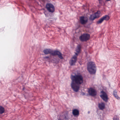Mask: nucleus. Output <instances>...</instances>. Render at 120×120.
Instances as JSON below:
<instances>
[{
    "mask_svg": "<svg viewBox=\"0 0 120 120\" xmlns=\"http://www.w3.org/2000/svg\"><path fill=\"white\" fill-rule=\"evenodd\" d=\"M71 79V87L74 91L77 92L79 90L80 85L83 82V77L81 75H72Z\"/></svg>",
    "mask_w": 120,
    "mask_h": 120,
    "instance_id": "nucleus-1",
    "label": "nucleus"
},
{
    "mask_svg": "<svg viewBox=\"0 0 120 120\" xmlns=\"http://www.w3.org/2000/svg\"><path fill=\"white\" fill-rule=\"evenodd\" d=\"M49 58V57L48 56H46L44 57L45 59H48Z\"/></svg>",
    "mask_w": 120,
    "mask_h": 120,
    "instance_id": "nucleus-20",
    "label": "nucleus"
},
{
    "mask_svg": "<svg viewBox=\"0 0 120 120\" xmlns=\"http://www.w3.org/2000/svg\"><path fill=\"white\" fill-rule=\"evenodd\" d=\"M87 69L90 74H95L96 70L95 65L94 63L92 62H89L87 65Z\"/></svg>",
    "mask_w": 120,
    "mask_h": 120,
    "instance_id": "nucleus-3",
    "label": "nucleus"
},
{
    "mask_svg": "<svg viewBox=\"0 0 120 120\" xmlns=\"http://www.w3.org/2000/svg\"><path fill=\"white\" fill-rule=\"evenodd\" d=\"M113 94L114 97L117 99H120V98L117 95V91L116 90H114L113 92Z\"/></svg>",
    "mask_w": 120,
    "mask_h": 120,
    "instance_id": "nucleus-13",
    "label": "nucleus"
},
{
    "mask_svg": "<svg viewBox=\"0 0 120 120\" xmlns=\"http://www.w3.org/2000/svg\"><path fill=\"white\" fill-rule=\"evenodd\" d=\"M88 113H90V112L89 111V112H88Z\"/></svg>",
    "mask_w": 120,
    "mask_h": 120,
    "instance_id": "nucleus-22",
    "label": "nucleus"
},
{
    "mask_svg": "<svg viewBox=\"0 0 120 120\" xmlns=\"http://www.w3.org/2000/svg\"><path fill=\"white\" fill-rule=\"evenodd\" d=\"M79 20L81 24H85L87 22L88 19L86 17L84 16H81L79 17Z\"/></svg>",
    "mask_w": 120,
    "mask_h": 120,
    "instance_id": "nucleus-7",
    "label": "nucleus"
},
{
    "mask_svg": "<svg viewBox=\"0 0 120 120\" xmlns=\"http://www.w3.org/2000/svg\"><path fill=\"white\" fill-rule=\"evenodd\" d=\"M46 8L49 12L53 13L55 10V8L53 5L51 3H48L46 5Z\"/></svg>",
    "mask_w": 120,
    "mask_h": 120,
    "instance_id": "nucleus-4",
    "label": "nucleus"
},
{
    "mask_svg": "<svg viewBox=\"0 0 120 120\" xmlns=\"http://www.w3.org/2000/svg\"><path fill=\"white\" fill-rule=\"evenodd\" d=\"M43 52L46 55L50 54L53 56H57L60 59L63 58L62 53L58 50L53 51L50 49H46L44 50Z\"/></svg>",
    "mask_w": 120,
    "mask_h": 120,
    "instance_id": "nucleus-2",
    "label": "nucleus"
},
{
    "mask_svg": "<svg viewBox=\"0 0 120 120\" xmlns=\"http://www.w3.org/2000/svg\"><path fill=\"white\" fill-rule=\"evenodd\" d=\"M72 113L74 116H78L79 115V111L77 109H75L73 110Z\"/></svg>",
    "mask_w": 120,
    "mask_h": 120,
    "instance_id": "nucleus-12",
    "label": "nucleus"
},
{
    "mask_svg": "<svg viewBox=\"0 0 120 120\" xmlns=\"http://www.w3.org/2000/svg\"><path fill=\"white\" fill-rule=\"evenodd\" d=\"M101 94L100 96L101 98L103 100L106 102L108 101V96L106 93L103 91H102L101 92Z\"/></svg>",
    "mask_w": 120,
    "mask_h": 120,
    "instance_id": "nucleus-8",
    "label": "nucleus"
},
{
    "mask_svg": "<svg viewBox=\"0 0 120 120\" xmlns=\"http://www.w3.org/2000/svg\"><path fill=\"white\" fill-rule=\"evenodd\" d=\"M81 49V46L80 45H78L77 47V48L76 49V51L77 52L76 53L78 54H78L80 52Z\"/></svg>",
    "mask_w": 120,
    "mask_h": 120,
    "instance_id": "nucleus-14",
    "label": "nucleus"
},
{
    "mask_svg": "<svg viewBox=\"0 0 120 120\" xmlns=\"http://www.w3.org/2000/svg\"><path fill=\"white\" fill-rule=\"evenodd\" d=\"M103 20H104L102 17L97 22V23L98 24H100L102 22Z\"/></svg>",
    "mask_w": 120,
    "mask_h": 120,
    "instance_id": "nucleus-17",
    "label": "nucleus"
},
{
    "mask_svg": "<svg viewBox=\"0 0 120 120\" xmlns=\"http://www.w3.org/2000/svg\"><path fill=\"white\" fill-rule=\"evenodd\" d=\"M104 20L106 21L110 19V17L108 15H105L102 17Z\"/></svg>",
    "mask_w": 120,
    "mask_h": 120,
    "instance_id": "nucleus-15",
    "label": "nucleus"
},
{
    "mask_svg": "<svg viewBox=\"0 0 120 120\" xmlns=\"http://www.w3.org/2000/svg\"><path fill=\"white\" fill-rule=\"evenodd\" d=\"M113 120H119V118L117 116H115L113 118Z\"/></svg>",
    "mask_w": 120,
    "mask_h": 120,
    "instance_id": "nucleus-19",
    "label": "nucleus"
},
{
    "mask_svg": "<svg viewBox=\"0 0 120 120\" xmlns=\"http://www.w3.org/2000/svg\"><path fill=\"white\" fill-rule=\"evenodd\" d=\"M105 107V104L103 102H101L98 104V107L100 110H103L104 109Z\"/></svg>",
    "mask_w": 120,
    "mask_h": 120,
    "instance_id": "nucleus-11",
    "label": "nucleus"
},
{
    "mask_svg": "<svg viewBox=\"0 0 120 120\" xmlns=\"http://www.w3.org/2000/svg\"><path fill=\"white\" fill-rule=\"evenodd\" d=\"M4 111V109L3 107L0 106V114H2Z\"/></svg>",
    "mask_w": 120,
    "mask_h": 120,
    "instance_id": "nucleus-16",
    "label": "nucleus"
},
{
    "mask_svg": "<svg viewBox=\"0 0 120 120\" xmlns=\"http://www.w3.org/2000/svg\"><path fill=\"white\" fill-rule=\"evenodd\" d=\"M88 92L90 95L92 96H94L97 94L96 91L92 88H90L89 89Z\"/></svg>",
    "mask_w": 120,
    "mask_h": 120,
    "instance_id": "nucleus-9",
    "label": "nucleus"
},
{
    "mask_svg": "<svg viewBox=\"0 0 120 120\" xmlns=\"http://www.w3.org/2000/svg\"><path fill=\"white\" fill-rule=\"evenodd\" d=\"M90 35L87 34H84L81 35L79 38L80 41H86L89 39Z\"/></svg>",
    "mask_w": 120,
    "mask_h": 120,
    "instance_id": "nucleus-5",
    "label": "nucleus"
},
{
    "mask_svg": "<svg viewBox=\"0 0 120 120\" xmlns=\"http://www.w3.org/2000/svg\"><path fill=\"white\" fill-rule=\"evenodd\" d=\"M98 0L99 1V3H101V0Z\"/></svg>",
    "mask_w": 120,
    "mask_h": 120,
    "instance_id": "nucleus-21",
    "label": "nucleus"
},
{
    "mask_svg": "<svg viewBox=\"0 0 120 120\" xmlns=\"http://www.w3.org/2000/svg\"><path fill=\"white\" fill-rule=\"evenodd\" d=\"M75 55L73 56L69 62V63L71 66L75 65L77 61L78 54L76 52H75Z\"/></svg>",
    "mask_w": 120,
    "mask_h": 120,
    "instance_id": "nucleus-6",
    "label": "nucleus"
},
{
    "mask_svg": "<svg viewBox=\"0 0 120 120\" xmlns=\"http://www.w3.org/2000/svg\"><path fill=\"white\" fill-rule=\"evenodd\" d=\"M99 15V14L97 12L94 14L91 15L89 17V19L90 20L93 21L95 18L98 17Z\"/></svg>",
    "mask_w": 120,
    "mask_h": 120,
    "instance_id": "nucleus-10",
    "label": "nucleus"
},
{
    "mask_svg": "<svg viewBox=\"0 0 120 120\" xmlns=\"http://www.w3.org/2000/svg\"><path fill=\"white\" fill-rule=\"evenodd\" d=\"M64 119H65V120H68V114H66L64 115Z\"/></svg>",
    "mask_w": 120,
    "mask_h": 120,
    "instance_id": "nucleus-18",
    "label": "nucleus"
}]
</instances>
